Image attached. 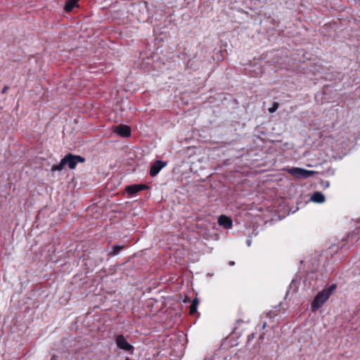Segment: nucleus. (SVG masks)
I'll return each instance as SVG.
<instances>
[{"mask_svg": "<svg viewBox=\"0 0 360 360\" xmlns=\"http://www.w3.org/2000/svg\"><path fill=\"white\" fill-rule=\"evenodd\" d=\"M192 233L193 238L197 240L202 238L217 240L219 239L215 226H192Z\"/></svg>", "mask_w": 360, "mask_h": 360, "instance_id": "1", "label": "nucleus"}, {"mask_svg": "<svg viewBox=\"0 0 360 360\" xmlns=\"http://www.w3.org/2000/svg\"><path fill=\"white\" fill-rule=\"evenodd\" d=\"M84 161L85 158L80 155L68 153L63 159H61L59 165H55L52 166L51 171H61L66 165L70 169H74L78 163H82Z\"/></svg>", "mask_w": 360, "mask_h": 360, "instance_id": "2", "label": "nucleus"}, {"mask_svg": "<svg viewBox=\"0 0 360 360\" xmlns=\"http://www.w3.org/2000/svg\"><path fill=\"white\" fill-rule=\"evenodd\" d=\"M336 289V285L333 284L328 288L323 289L319 292L311 302V308L313 311H316L321 308L323 304L329 299L333 291Z\"/></svg>", "mask_w": 360, "mask_h": 360, "instance_id": "3", "label": "nucleus"}, {"mask_svg": "<svg viewBox=\"0 0 360 360\" xmlns=\"http://www.w3.org/2000/svg\"><path fill=\"white\" fill-rule=\"evenodd\" d=\"M287 172L297 179H307L316 173L315 171L307 170L300 167H292L286 169Z\"/></svg>", "mask_w": 360, "mask_h": 360, "instance_id": "4", "label": "nucleus"}, {"mask_svg": "<svg viewBox=\"0 0 360 360\" xmlns=\"http://www.w3.org/2000/svg\"><path fill=\"white\" fill-rule=\"evenodd\" d=\"M115 343L118 348L125 352H132L134 351V347L127 341L123 335H117L115 337Z\"/></svg>", "mask_w": 360, "mask_h": 360, "instance_id": "5", "label": "nucleus"}, {"mask_svg": "<svg viewBox=\"0 0 360 360\" xmlns=\"http://www.w3.org/2000/svg\"><path fill=\"white\" fill-rule=\"evenodd\" d=\"M166 165V162L161 160L155 161L151 166L150 169V175L151 176H156L160 171Z\"/></svg>", "mask_w": 360, "mask_h": 360, "instance_id": "6", "label": "nucleus"}, {"mask_svg": "<svg viewBox=\"0 0 360 360\" xmlns=\"http://www.w3.org/2000/svg\"><path fill=\"white\" fill-rule=\"evenodd\" d=\"M115 132L122 137H128L131 134V129L127 125L120 124L116 127Z\"/></svg>", "mask_w": 360, "mask_h": 360, "instance_id": "7", "label": "nucleus"}, {"mask_svg": "<svg viewBox=\"0 0 360 360\" xmlns=\"http://www.w3.org/2000/svg\"><path fill=\"white\" fill-rule=\"evenodd\" d=\"M259 226H244L245 230L243 231L245 235H247L248 238H252L253 236H257L259 232L257 230Z\"/></svg>", "mask_w": 360, "mask_h": 360, "instance_id": "8", "label": "nucleus"}, {"mask_svg": "<svg viewBox=\"0 0 360 360\" xmlns=\"http://www.w3.org/2000/svg\"><path fill=\"white\" fill-rule=\"evenodd\" d=\"M310 200L316 203H323L326 200L325 195L321 192H314L311 196Z\"/></svg>", "mask_w": 360, "mask_h": 360, "instance_id": "9", "label": "nucleus"}, {"mask_svg": "<svg viewBox=\"0 0 360 360\" xmlns=\"http://www.w3.org/2000/svg\"><path fill=\"white\" fill-rule=\"evenodd\" d=\"M218 224L219 225H232L233 221L230 217L222 214L218 218Z\"/></svg>", "mask_w": 360, "mask_h": 360, "instance_id": "10", "label": "nucleus"}, {"mask_svg": "<svg viewBox=\"0 0 360 360\" xmlns=\"http://www.w3.org/2000/svg\"><path fill=\"white\" fill-rule=\"evenodd\" d=\"M76 6H77V0H69L65 4V10L70 12Z\"/></svg>", "mask_w": 360, "mask_h": 360, "instance_id": "11", "label": "nucleus"}, {"mask_svg": "<svg viewBox=\"0 0 360 360\" xmlns=\"http://www.w3.org/2000/svg\"><path fill=\"white\" fill-rule=\"evenodd\" d=\"M126 191L129 194H135L140 191L138 184L131 185L126 187Z\"/></svg>", "mask_w": 360, "mask_h": 360, "instance_id": "12", "label": "nucleus"}, {"mask_svg": "<svg viewBox=\"0 0 360 360\" xmlns=\"http://www.w3.org/2000/svg\"><path fill=\"white\" fill-rule=\"evenodd\" d=\"M124 246L119 245H114L112 247V250L109 253L110 256H115L120 253V252L123 249Z\"/></svg>", "mask_w": 360, "mask_h": 360, "instance_id": "13", "label": "nucleus"}, {"mask_svg": "<svg viewBox=\"0 0 360 360\" xmlns=\"http://www.w3.org/2000/svg\"><path fill=\"white\" fill-rule=\"evenodd\" d=\"M198 298H195L191 306H190V314H193L194 313H195L197 311V307H198Z\"/></svg>", "mask_w": 360, "mask_h": 360, "instance_id": "14", "label": "nucleus"}, {"mask_svg": "<svg viewBox=\"0 0 360 360\" xmlns=\"http://www.w3.org/2000/svg\"><path fill=\"white\" fill-rule=\"evenodd\" d=\"M278 104L275 103L272 108H270L269 109V112H271V113L274 112L278 109Z\"/></svg>", "mask_w": 360, "mask_h": 360, "instance_id": "15", "label": "nucleus"}, {"mask_svg": "<svg viewBox=\"0 0 360 360\" xmlns=\"http://www.w3.org/2000/svg\"><path fill=\"white\" fill-rule=\"evenodd\" d=\"M140 188V191L144 189H147L148 186L146 184H138Z\"/></svg>", "mask_w": 360, "mask_h": 360, "instance_id": "16", "label": "nucleus"}, {"mask_svg": "<svg viewBox=\"0 0 360 360\" xmlns=\"http://www.w3.org/2000/svg\"><path fill=\"white\" fill-rule=\"evenodd\" d=\"M252 240L250 238H248L246 240V244L248 247L251 245Z\"/></svg>", "mask_w": 360, "mask_h": 360, "instance_id": "17", "label": "nucleus"}, {"mask_svg": "<svg viewBox=\"0 0 360 360\" xmlns=\"http://www.w3.org/2000/svg\"><path fill=\"white\" fill-rule=\"evenodd\" d=\"M296 285L295 280H294V279H293V280H292L291 283H290V288H292V286H293V285H295V287L296 288V285Z\"/></svg>", "mask_w": 360, "mask_h": 360, "instance_id": "18", "label": "nucleus"}, {"mask_svg": "<svg viewBox=\"0 0 360 360\" xmlns=\"http://www.w3.org/2000/svg\"><path fill=\"white\" fill-rule=\"evenodd\" d=\"M323 184H323V186H324L325 187H326V188L329 187V185H330L329 181H325Z\"/></svg>", "mask_w": 360, "mask_h": 360, "instance_id": "19", "label": "nucleus"}, {"mask_svg": "<svg viewBox=\"0 0 360 360\" xmlns=\"http://www.w3.org/2000/svg\"><path fill=\"white\" fill-rule=\"evenodd\" d=\"M8 87L7 86H5L3 90H2V93H5L6 91L7 90Z\"/></svg>", "mask_w": 360, "mask_h": 360, "instance_id": "20", "label": "nucleus"}, {"mask_svg": "<svg viewBox=\"0 0 360 360\" xmlns=\"http://www.w3.org/2000/svg\"><path fill=\"white\" fill-rule=\"evenodd\" d=\"M234 264H235V262H233V261H231V262H229V265H230V266H233Z\"/></svg>", "mask_w": 360, "mask_h": 360, "instance_id": "21", "label": "nucleus"}, {"mask_svg": "<svg viewBox=\"0 0 360 360\" xmlns=\"http://www.w3.org/2000/svg\"><path fill=\"white\" fill-rule=\"evenodd\" d=\"M266 323H264L263 325H262V328H264L266 327Z\"/></svg>", "mask_w": 360, "mask_h": 360, "instance_id": "22", "label": "nucleus"}, {"mask_svg": "<svg viewBox=\"0 0 360 360\" xmlns=\"http://www.w3.org/2000/svg\"><path fill=\"white\" fill-rule=\"evenodd\" d=\"M224 227H225V228H227V229H231V228H232V226H224Z\"/></svg>", "mask_w": 360, "mask_h": 360, "instance_id": "23", "label": "nucleus"}, {"mask_svg": "<svg viewBox=\"0 0 360 360\" xmlns=\"http://www.w3.org/2000/svg\"><path fill=\"white\" fill-rule=\"evenodd\" d=\"M356 223H360L359 220L356 221Z\"/></svg>", "mask_w": 360, "mask_h": 360, "instance_id": "24", "label": "nucleus"}, {"mask_svg": "<svg viewBox=\"0 0 360 360\" xmlns=\"http://www.w3.org/2000/svg\"><path fill=\"white\" fill-rule=\"evenodd\" d=\"M125 360H130L129 358H127Z\"/></svg>", "mask_w": 360, "mask_h": 360, "instance_id": "25", "label": "nucleus"}]
</instances>
